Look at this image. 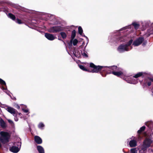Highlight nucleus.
<instances>
[{
    "mask_svg": "<svg viewBox=\"0 0 153 153\" xmlns=\"http://www.w3.org/2000/svg\"><path fill=\"white\" fill-rule=\"evenodd\" d=\"M79 68L82 70L86 71H89L90 72L97 73L101 71V69L103 67L100 66H96L93 63H91L90 64V67L92 69L90 70L88 69L85 68L83 65H79Z\"/></svg>",
    "mask_w": 153,
    "mask_h": 153,
    "instance_id": "1",
    "label": "nucleus"
},
{
    "mask_svg": "<svg viewBox=\"0 0 153 153\" xmlns=\"http://www.w3.org/2000/svg\"><path fill=\"white\" fill-rule=\"evenodd\" d=\"M133 41V40L131 39L127 44L120 45L117 48L118 51L121 53L130 51L132 48L131 46H130L132 43Z\"/></svg>",
    "mask_w": 153,
    "mask_h": 153,
    "instance_id": "2",
    "label": "nucleus"
},
{
    "mask_svg": "<svg viewBox=\"0 0 153 153\" xmlns=\"http://www.w3.org/2000/svg\"><path fill=\"white\" fill-rule=\"evenodd\" d=\"M0 135V141L2 143H5L9 142L10 135L8 132L1 131Z\"/></svg>",
    "mask_w": 153,
    "mask_h": 153,
    "instance_id": "3",
    "label": "nucleus"
},
{
    "mask_svg": "<svg viewBox=\"0 0 153 153\" xmlns=\"http://www.w3.org/2000/svg\"><path fill=\"white\" fill-rule=\"evenodd\" d=\"M152 143V140L149 139H146L143 142V147L142 148L141 150L140 151V153H144V152L145 151L147 148L149 147L151 144Z\"/></svg>",
    "mask_w": 153,
    "mask_h": 153,
    "instance_id": "4",
    "label": "nucleus"
},
{
    "mask_svg": "<svg viewBox=\"0 0 153 153\" xmlns=\"http://www.w3.org/2000/svg\"><path fill=\"white\" fill-rule=\"evenodd\" d=\"M137 138L134 137H132L128 139V142L130 147H135L137 145Z\"/></svg>",
    "mask_w": 153,
    "mask_h": 153,
    "instance_id": "5",
    "label": "nucleus"
},
{
    "mask_svg": "<svg viewBox=\"0 0 153 153\" xmlns=\"http://www.w3.org/2000/svg\"><path fill=\"white\" fill-rule=\"evenodd\" d=\"M143 83L145 85H147L148 86H150L151 84H153V79L151 78L148 77L145 79L144 80ZM151 91L152 92V94L153 96V85L151 89Z\"/></svg>",
    "mask_w": 153,
    "mask_h": 153,
    "instance_id": "6",
    "label": "nucleus"
},
{
    "mask_svg": "<svg viewBox=\"0 0 153 153\" xmlns=\"http://www.w3.org/2000/svg\"><path fill=\"white\" fill-rule=\"evenodd\" d=\"M129 38V36H120V35L116 36L115 38H114L113 40L114 41L122 42H125L127 40V39Z\"/></svg>",
    "mask_w": 153,
    "mask_h": 153,
    "instance_id": "7",
    "label": "nucleus"
},
{
    "mask_svg": "<svg viewBox=\"0 0 153 153\" xmlns=\"http://www.w3.org/2000/svg\"><path fill=\"white\" fill-rule=\"evenodd\" d=\"M144 40L143 37H140L133 42L132 45L134 46H137L142 43Z\"/></svg>",
    "mask_w": 153,
    "mask_h": 153,
    "instance_id": "8",
    "label": "nucleus"
},
{
    "mask_svg": "<svg viewBox=\"0 0 153 153\" xmlns=\"http://www.w3.org/2000/svg\"><path fill=\"white\" fill-rule=\"evenodd\" d=\"M62 28L60 26H54L51 27L48 30L49 32L52 33H55L61 31Z\"/></svg>",
    "mask_w": 153,
    "mask_h": 153,
    "instance_id": "9",
    "label": "nucleus"
},
{
    "mask_svg": "<svg viewBox=\"0 0 153 153\" xmlns=\"http://www.w3.org/2000/svg\"><path fill=\"white\" fill-rule=\"evenodd\" d=\"M149 74H148L145 72H140L137 73V74L135 75L134 76H133V78H137L138 77H139L142 76H149Z\"/></svg>",
    "mask_w": 153,
    "mask_h": 153,
    "instance_id": "10",
    "label": "nucleus"
},
{
    "mask_svg": "<svg viewBox=\"0 0 153 153\" xmlns=\"http://www.w3.org/2000/svg\"><path fill=\"white\" fill-rule=\"evenodd\" d=\"M6 110L9 113L13 114L14 116L16 117L17 115L16 111L13 108L8 106Z\"/></svg>",
    "mask_w": 153,
    "mask_h": 153,
    "instance_id": "11",
    "label": "nucleus"
},
{
    "mask_svg": "<svg viewBox=\"0 0 153 153\" xmlns=\"http://www.w3.org/2000/svg\"><path fill=\"white\" fill-rule=\"evenodd\" d=\"M45 36L48 39L50 40H53L56 38L53 35L48 33H45Z\"/></svg>",
    "mask_w": 153,
    "mask_h": 153,
    "instance_id": "12",
    "label": "nucleus"
},
{
    "mask_svg": "<svg viewBox=\"0 0 153 153\" xmlns=\"http://www.w3.org/2000/svg\"><path fill=\"white\" fill-rule=\"evenodd\" d=\"M34 147L36 148L37 150H38V136H35L34 137Z\"/></svg>",
    "mask_w": 153,
    "mask_h": 153,
    "instance_id": "13",
    "label": "nucleus"
},
{
    "mask_svg": "<svg viewBox=\"0 0 153 153\" xmlns=\"http://www.w3.org/2000/svg\"><path fill=\"white\" fill-rule=\"evenodd\" d=\"M73 53L74 56L76 57H77L78 58L81 57L82 55L81 51H77L76 52V50H74Z\"/></svg>",
    "mask_w": 153,
    "mask_h": 153,
    "instance_id": "14",
    "label": "nucleus"
},
{
    "mask_svg": "<svg viewBox=\"0 0 153 153\" xmlns=\"http://www.w3.org/2000/svg\"><path fill=\"white\" fill-rule=\"evenodd\" d=\"M39 19H45L47 14L45 13L39 12Z\"/></svg>",
    "mask_w": 153,
    "mask_h": 153,
    "instance_id": "15",
    "label": "nucleus"
},
{
    "mask_svg": "<svg viewBox=\"0 0 153 153\" xmlns=\"http://www.w3.org/2000/svg\"><path fill=\"white\" fill-rule=\"evenodd\" d=\"M10 150L11 151L14 153L18 152L19 150L18 147L15 146L12 147Z\"/></svg>",
    "mask_w": 153,
    "mask_h": 153,
    "instance_id": "16",
    "label": "nucleus"
},
{
    "mask_svg": "<svg viewBox=\"0 0 153 153\" xmlns=\"http://www.w3.org/2000/svg\"><path fill=\"white\" fill-rule=\"evenodd\" d=\"M102 67V66H101ZM103 67L101 69V70L102 69L107 68H109L112 71H116L117 69V67L116 66H102Z\"/></svg>",
    "mask_w": 153,
    "mask_h": 153,
    "instance_id": "17",
    "label": "nucleus"
},
{
    "mask_svg": "<svg viewBox=\"0 0 153 153\" xmlns=\"http://www.w3.org/2000/svg\"><path fill=\"white\" fill-rule=\"evenodd\" d=\"M130 80H126V81L128 83L135 84L138 82V81L137 79H133L130 77Z\"/></svg>",
    "mask_w": 153,
    "mask_h": 153,
    "instance_id": "18",
    "label": "nucleus"
},
{
    "mask_svg": "<svg viewBox=\"0 0 153 153\" xmlns=\"http://www.w3.org/2000/svg\"><path fill=\"white\" fill-rule=\"evenodd\" d=\"M76 31L75 30H73L71 33V39L70 41V43L71 44H72V40L74 39V38L76 36Z\"/></svg>",
    "mask_w": 153,
    "mask_h": 153,
    "instance_id": "19",
    "label": "nucleus"
},
{
    "mask_svg": "<svg viewBox=\"0 0 153 153\" xmlns=\"http://www.w3.org/2000/svg\"><path fill=\"white\" fill-rule=\"evenodd\" d=\"M110 73H112L114 75L117 76H119L120 75H121L123 74V72L122 71H112L111 72H110Z\"/></svg>",
    "mask_w": 153,
    "mask_h": 153,
    "instance_id": "20",
    "label": "nucleus"
},
{
    "mask_svg": "<svg viewBox=\"0 0 153 153\" xmlns=\"http://www.w3.org/2000/svg\"><path fill=\"white\" fill-rule=\"evenodd\" d=\"M132 25L134 27L135 29L136 30L138 29L140 25L136 22H132Z\"/></svg>",
    "mask_w": 153,
    "mask_h": 153,
    "instance_id": "21",
    "label": "nucleus"
},
{
    "mask_svg": "<svg viewBox=\"0 0 153 153\" xmlns=\"http://www.w3.org/2000/svg\"><path fill=\"white\" fill-rule=\"evenodd\" d=\"M0 124L1 127L2 128H4L6 127V123L2 119L0 120Z\"/></svg>",
    "mask_w": 153,
    "mask_h": 153,
    "instance_id": "22",
    "label": "nucleus"
},
{
    "mask_svg": "<svg viewBox=\"0 0 153 153\" xmlns=\"http://www.w3.org/2000/svg\"><path fill=\"white\" fill-rule=\"evenodd\" d=\"M39 153H45L44 148L40 146H39Z\"/></svg>",
    "mask_w": 153,
    "mask_h": 153,
    "instance_id": "23",
    "label": "nucleus"
},
{
    "mask_svg": "<svg viewBox=\"0 0 153 153\" xmlns=\"http://www.w3.org/2000/svg\"><path fill=\"white\" fill-rule=\"evenodd\" d=\"M8 16L9 17L13 20H15L16 19L15 16L11 13H9L8 15Z\"/></svg>",
    "mask_w": 153,
    "mask_h": 153,
    "instance_id": "24",
    "label": "nucleus"
},
{
    "mask_svg": "<svg viewBox=\"0 0 153 153\" xmlns=\"http://www.w3.org/2000/svg\"><path fill=\"white\" fill-rule=\"evenodd\" d=\"M132 27V25H129L128 26H126L125 27H124L122 28L121 29H120V31H122L123 30H126V29H129V28H130L131 29V27Z\"/></svg>",
    "mask_w": 153,
    "mask_h": 153,
    "instance_id": "25",
    "label": "nucleus"
},
{
    "mask_svg": "<svg viewBox=\"0 0 153 153\" xmlns=\"http://www.w3.org/2000/svg\"><path fill=\"white\" fill-rule=\"evenodd\" d=\"M45 126V125L42 122L39 123V128H40L41 129H43Z\"/></svg>",
    "mask_w": 153,
    "mask_h": 153,
    "instance_id": "26",
    "label": "nucleus"
},
{
    "mask_svg": "<svg viewBox=\"0 0 153 153\" xmlns=\"http://www.w3.org/2000/svg\"><path fill=\"white\" fill-rule=\"evenodd\" d=\"M145 128V126H143L141 127L140 130L138 131V133L139 134L142 131H144Z\"/></svg>",
    "mask_w": 153,
    "mask_h": 153,
    "instance_id": "27",
    "label": "nucleus"
},
{
    "mask_svg": "<svg viewBox=\"0 0 153 153\" xmlns=\"http://www.w3.org/2000/svg\"><path fill=\"white\" fill-rule=\"evenodd\" d=\"M78 32L80 35H82L83 32V30L80 26H79L78 27Z\"/></svg>",
    "mask_w": 153,
    "mask_h": 153,
    "instance_id": "28",
    "label": "nucleus"
},
{
    "mask_svg": "<svg viewBox=\"0 0 153 153\" xmlns=\"http://www.w3.org/2000/svg\"><path fill=\"white\" fill-rule=\"evenodd\" d=\"M60 34L62 38L65 39L66 38L67 36L65 33L63 32H61L60 33Z\"/></svg>",
    "mask_w": 153,
    "mask_h": 153,
    "instance_id": "29",
    "label": "nucleus"
},
{
    "mask_svg": "<svg viewBox=\"0 0 153 153\" xmlns=\"http://www.w3.org/2000/svg\"><path fill=\"white\" fill-rule=\"evenodd\" d=\"M0 83L2 85L6 86V84L5 82L1 78H0Z\"/></svg>",
    "mask_w": 153,
    "mask_h": 153,
    "instance_id": "30",
    "label": "nucleus"
},
{
    "mask_svg": "<svg viewBox=\"0 0 153 153\" xmlns=\"http://www.w3.org/2000/svg\"><path fill=\"white\" fill-rule=\"evenodd\" d=\"M73 45H74V46H75L76 45L77 42H78V40L77 39H75L74 40H73Z\"/></svg>",
    "mask_w": 153,
    "mask_h": 153,
    "instance_id": "31",
    "label": "nucleus"
},
{
    "mask_svg": "<svg viewBox=\"0 0 153 153\" xmlns=\"http://www.w3.org/2000/svg\"><path fill=\"white\" fill-rule=\"evenodd\" d=\"M148 33L149 34H152L153 33V29L152 28H151L150 29L148 30Z\"/></svg>",
    "mask_w": 153,
    "mask_h": 153,
    "instance_id": "32",
    "label": "nucleus"
},
{
    "mask_svg": "<svg viewBox=\"0 0 153 153\" xmlns=\"http://www.w3.org/2000/svg\"><path fill=\"white\" fill-rule=\"evenodd\" d=\"M16 23H17L19 24H21L22 23V22L21 21V20H20L19 19H17L16 20Z\"/></svg>",
    "mask_w": 153,
    "mask_h": 153,
    "instance_id": "33",
    "label": "nucleus"
},
{
    "mask_svg": "<svg viewBox=\"0 0 153 153\" xmlns=\"http://www.w3.org/2000/svg\"><path fill=\"white\" fill-rule=\"evenodd\" d=\"M131 153H136V149L135 148L132 149L130 150Z\"/></svg>",
    "mask_w": 153,
    "mask_h": 153,
    "instance_id": "34",
    "label": "nucleus"
},
{
    "mask_svg": "<svg viewBox=\"0 0 153 153\" xmlns=\"http://www.w3.org/2000/svg\"><path fill=\"white\" fill-rule=\"evenodd\" d=\"M87 53L86 52H84L83 53H82V55L83 56L85 57H87L88 55L87 54Z\"/></svg>",
    "mask_w": 153,
    "mask_h": 153,
    "instance_id": "35",
    "label": "nucleus"
},
{
    "mask_svg": "<svg viewBox=\"0 0 153 153\" xmlns=\"http://www.w3.org/2000/svg\"><path fill=\"white\" fill-rule=\"evenodd\" d=\"M22 110L25 113H27L29 112L28 109L27 108L24 109V108H22Z\"/></svg>",
    "mask_w": 153,
    "mask_h": 153,
    "instance_id": "36",
    "label": "nucleus"
},
{
    "mask_svg": "<svg viewBox=\"0 0 153 153\" xmlns=\"http://www.w3.org/2000/svg\"><path fill=\"white\" fill-rule=\"evenodd\" d=\"M42 143V140L41 138L39 137V144H41Z\"/></svg>",
    "mask_w": 153,
    "mask_h": 153,
    "instance_id": "37",
    "label": "nucleus"
},
{
    "mask_svg": "<svg viewBox=\"0 0 153 153\" xmlns=\"http://www.w3.org/2000/svg\"><path fill=\"white\" fill-rule=\"evenodd\" d=\"M149 151L150 152H153V149H149Z\"/></svg>",
    "mask_w": 153,
    "mask_h": 153,
    "instance_id": "38",
    "label": "nucleus"
},
{
    "mask_svg": "<svg viewBox=\"0 0 153 153\" xmlns=\"http://www.w3.org/2000/svg\"><path fill=\"white\" fill-rule=\"evenodd\" d=\"M14 119H15V120L16 121H18V118H17V117H15L14 118Z\"/></svg>",
    "mask_w": 153,
    "mask_h": 153,
    "instance_id": "39",
    "label": "nucleus"
},
{
    "mask_svg": "<svg viewBox=\"0 0 153 153\" xmlns=\"http://www.w3.org/2000/svg\"><path fill=\"white\" fill-rule=\"evenodd\" d=\"M8 120V122L9 123H13V121L12 120Z\"/></svg>",
    "mask_w": 153,
    "mask_h": 153,
    "instance_id": "40",
    "label": "nucleus"
},
{
    "mask_svg": "<svg viewBox=\"0 0 153 153\" xmlns=\"http://www.w3.org/2000/svg\"><path fill=\"white\" fill-rule=\"evenodd\" d=\"M16 108L18 109H19L20 108V106L18 105H17Z\"/></svg>",
    "mask_w": 153,
    "mask_h": 153,
    "instance_id": "41",
    "label": "nucleus"
},
{
    "mask_svg": "<svg viewBox=\"0 0 153 153\" xmlns=\"http://www.w3.org/2000/svg\"><path fill=\"white\" fill-rule=\"evenodd\" d=\"M2 89L3 90H6V88H5L3 86L2 87Z\"/></svg>",
    "mask_w": 153,
    "mask_h": 153,
    "instance_id": "42",
    "label": "nucleus"
},
{
    "mask_svg": "<svg viewBox=\"0 0 153 153\" xmlns=\"http://www.w3.org/2000/svg\"><path fill=\"white\" fill-rule=\"evenodd\" d=\"M148 123H149V122H147L146 123V125H147V126H148L147 124H148ZM148 126H149L148 125Z\"/></svg>",
    "mask_w": 153,
    "mask_h": 153,
    "instance_id": "43",
    "label": "nucleus"
},
{
    "mask_svg": "<svg viewBox=\"0 0 153 153\" xmlns=\"http://www.w3.org/2000/svg\"><path fill=\"white\" fill-rule=\"evenodd\" d=\"M33 23H35V22L33 20Z\"/></svg>",
    "mask_w": 153,
    "mask_h": 153,
    "instance_id": "44",
    "label": "nucleus"
},
{
    "mask_svg": "<svg viewBox=\"0 0 153 153\" xmlns=\"http://www.w3.org/2000/svg\"><path fill=\"white\" fill-rule=\"evenodd\" d=\"M1 143L0 142V148H1Z\"/></svg>",
    "mask_w": 153,
    "mask_h": 153,
    "instance_id": "45",
    "label": "nucleus"
},
{
    "mask_svg": "<svg viewBox=\"0 0 153 153\" xmlns=\"http://www.w3.org/2000/svg\"><path fill=\"white\" fill-rule=\"evenodd\" d=\"M35 29L36 30H38L37 27H36V28H35Z\"/></svg>",
    "mask_w": 153,
    "mask_h": 153,
    "instance_id": "46",
    "label": "nucleus"
},
{
    "mask_svg": "<svg viewBox=\"0 0 153 153\" xmlns=\"http://www.w3.org/2000/svg\"><path fill=\"white\" fill-rule=\"evenodd\" d=\"M84 36L85 37H86L87 38V37L85 36Z\"/></svg>",
    "mask_w": 153,
    "mask_h": 153,
    "instance_id": "47",
    "label": "nucleus"
},
{
    "mask_svg": "<svg viewBox=\"0 0 153 153\" xmlns=\"http://www.w3.org/2000/svg\"><path fill=\"white\" fill-rule=\"evenodd\" d=\"M19 114L20 115V114H21V113H19Z\"/></svg>",
    "mask_w": 153,
    "mask_h": 153,
    "instance_id": "48",
    "label": "nucleus"
}]
</instances>
